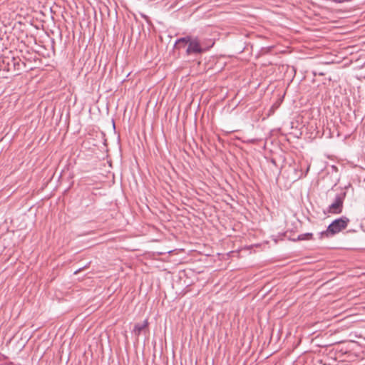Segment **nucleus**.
Here are the masks:
<instances>
[{"instance_id":"obj_1","label":"nucleus","mask_w":365,"mask_h":365,"mask_svg":"<svg viewBox=\"0 0 365 365\" xmlns=\"http://www.w3.org/2000/svg\"><path fill=\"white\" fill-rule=\"evenodd\" d=\"M349 221V219L346 217L336 219L328 226V232H331L332 235H336L344 230Z\"/></svg>"},{"instance_id":"obj_6","label":"nucleus","mask_w":365,"mask_h":365,"mask_svg":"<svg viewBox=\"0 0 365 365\" xmlns=\"http://www.w3.org/2000/svg\"><path fill=\"white\" fill-rule=\"evenodd\" d=\"M312 236H313L312 233H310V232L304 233V234L299 235L297 237V240H309L312 239Z\"/></svg>"},{"instance_id":"obj_3","label":"nucleus","mask_w":365,"mask_h":365,"mask_svg":"<svg viewBox=\"0 0 365 365\" xmlns=\"http://www.w3.org/2000/svg\"><path fill=\"white\" fill-rule=\"evenodd\" d=\"M187 45L188 46L186 49V53L187 55L199 54L205 51V48L202 47L197 38H192Z\"/></svg>"},{"instance_id":"obj_5","label":"nucleus","mask_w":365,"mask_h":365,"mask_svg":"<svg viewBox=\"0 0 365 365\" xmlns=\"http://www.w3.org/2000/svg\"><path fill=\"white\" fill-rule=\"evenodd\" d=\"M192 37H191L190 36L180 38L176 41L175 45H179V46H180V44H183V46H185L190 43V41L192 40Z\"/></svg>"},{"instance_id":"obj_8","label":"nucleus","mask_w":365,"mask_h":365,"mask_svg":"<svg viewBox=\"0 0 365 365\" xmlns=\"http://www.w3.org/2000/svg\"><path fill=\"white\" fill-rule=\"evenodd\" d=\"M331 1L334 2H336V3H343V2H346V1H349L350 0H331Z\"/></svg>"},{"instance_id":"obj_4","label":"nucleus","mask_w":365,"mask_h":365,"mask_svg":"<svg viewBox=\"0 0 365 365\" xmlns=\"http://www.w3.org/2000/svg\"><path fill=\"white\" fill-rule=\"evenodd\" d=\"M147 320H145L142 324H136L134 327L133 332L136 336H139L141 331L148 326Z\"/></svg>"},{"instance_id":"obj_2","label":"nucleus","mask_w":365,"mask_h":365,"mask_svg":"<svg viewBox=\"0 0 365 365\" xmlns=\"http://www.w3.org/2000/svg\"><path fill=\"white\" fill-rule=\"evenodd\" d=\"M345 195V192L336 195L334 202L329 206L328 212L333 214H340L342 212Z\"/></svg>"},{"instance_id":"obj_7","label":"nucleus","mask_w":365,"mask_h":365,"mask_svg":"<svg viewBox=\"0 0 365 365\" xmlns=\"http://www.w3.org/2000/svg\"><path fill=\"white\" fill-rule=\"evenodd\" d=\"M318 235L319 239H323L324 237H329L332 236L331 232H328V228L324 231L320 232Z\"/></svg>"},{"instance_id":"obj_9","label":"nucleus","mask_w":365,"mask_h":365,"mask_svg":"<svg viewBox=\"0 0 365 365\" xmlns=\"http://www.w3.org/2000/svg\"><path fill=\"white\" fill-rule=\"evenodd\" d=\"M80 270H81V269H78V270H77V271H75V272H74V273H75V274H77L78 272H80Z\"/></svg>"}]
</instances>
